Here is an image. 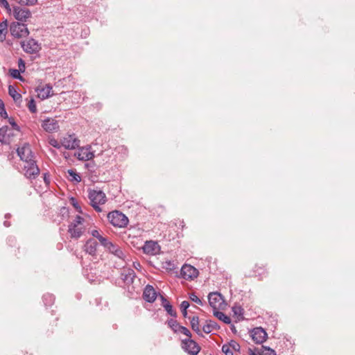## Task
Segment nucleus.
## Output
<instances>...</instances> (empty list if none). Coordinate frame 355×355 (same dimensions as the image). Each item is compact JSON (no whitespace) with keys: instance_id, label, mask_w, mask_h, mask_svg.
Listing matches in <instances>:
<instances>
[{"instance_id":"nucleus-6","label":"nucleus","mask_w":355,"mask_h":355,"mask_svg":"<svg viewBox=\"0 0 355 355\" xmlns=\"http://www.w3.org/2000/svg\"><path fill=\"white\" fill-rule=\"evenodd\" d=\"M181 347L189 355H197L200 351V347L191 338L182 340Z\"/></svg>"},{"instance_id":"nucleus-45","label":"nucleus","mask_w":355,"mask_h":355,"mask_svg":"<svg viewBox=\"0 0 355 355\" xmlns=\"http://www.w3.org/2000/svg\"><path fill=\"white\" fill-rule=\"evenodd\" d=\"M49 144L54 148L58 149L62 146L61 143L60 144L55 139L52 138L49 140Z\"/></svg>"},{"instance_id":"nucleus-8","label":"nucleus","mask_w":355,"mask_h":355,"mask_svg":"<svg viewBox=\"0 0 355 355\" xmlns=\"http://www.w3.org/2000/svg\"><path fill=\"white\" fill-rule=\"evenodd\" d=\"M12 14L14 17L19 21V22L21 23H24L27 19L31 17V12L29 9L19 6H13Z\"/></svg>"},{"instance_id":"nucleus-24","label":"nucleus","mask_w":355,"mask_h":355,"mask_svg":"<svg viewBox=\"0 0 355 355\" xmlns=\"http://www.w3.org/2000/svg\"><path fill=\"white\" fill-rule=\"evenodd\" d=\"M68 232L72 239H78L82 236L84 230L82 227H79L78 226L73 227H69Z\"/></svg>"},{"instance_id":"nucleus-39","label":"nucleus","mask_w":355,"mask_h":355,"mask_svg":"<svg viewBox=\"0 0 355 355\" xmlns=\"http://www.w3.org/2000/svg\"><path fill=\"white\" fill-rule=\"evenodd\" d=\"M232 311L235 315L243 316L244 313L243 309L240 306H234L232 307Z\"/></svg>"},{"instance_id":"nucleus-42","label":"nucleus","mask_w":355,"mask_h":355,"mask_svg":"<svg viewBox=\"0 0 355 355\" xmlns=\"http://www.w3.org/2000/svg\"><path fill=\"white\" fill-rule=\"evenodd\" d=\"M189 299L200 306L203 305L202 301L194 293L189 295Z\"/></svg>"},{"instance_id":"nucleus-31","label":"nucleus","mask_w":355,"mask_h":355,"mask_svg":"<svg viewBox=\"0 0 355 355\" xmlns=\"http://www.w3.org/2000/svg\"><path fill=\"white\" fill-rule=\"evenodd\" d=\"M67 173L71 177V181H75L76 182H80L81 181V178L80 175L77 173L74 170L69 169L67 171Z\"/></svg>"},{"instance_id":"nucleus-26","label":"nucleus","mask_w":355,"mask_h":355,"mask_svg":"<svg viewBox=\"0 0 355 355\" xmlns=\"http://www.w3.org/2000/svg\"><path fill=\"white\" fill-rule=\"evenodd\" d=\"M255 351L257 352L259 355H276V352L274 349L269 347L261 346L260 349L257 348Z\"/></svg>"},{"instance_id":"nucleus-40","label":"nucleus","mask_w":355,"mask_h":355,"mask_svg":"<svg viewBox=\"0 0 355 355\" xmlns=\"http://www.w3.org/2000/svg\"><path fill=\"white\" fill-rule=\"evenodd\" d=\"M0 116L6 119L8 118V114L5 109V105L1 99H0Z\"/></svg>"},{"instance_id":"nucleus-22","label":"nucleus","mask_w":355,"mask_h":355,"mask_svg":"<svg viewBox=\"0 0 355 355\" xmlns=\"http://www.w3.org/2000/svg\"><path fill=\"white\" fill-rule=\"evenodd\" d=\"M189 319L190 320V324L191 329L200 336L203 337V334L202 331L200 329L199 327V317L198 316H193L189 317Z\"/></svg>"},{"instance_id":"nucleus-9","label":"nucleus","mask_w":355,"mask_h":355,"mask_svg":"<svg viewBox=\"0 0 355 355\" xmlns=\"http://www.w3.org/2000/svg\"><path fill=\"white\" fill-rule=\"evenodd\" d=\"M61 145L65 149L74 150L79 147L80 140L76 137L74 134L68 135L61 139Z\"/></svg>"},{"instance_id":"nucleus-17","label":"nucleus","mask_w":355,"mask_h":355,"mask_svg":"<svg viewBox=\"0 0 355 355\" xmlns=\"http://www.w3.org/2000/svg\"><path fill=\"white\" fill-rule=\"evenodd\" d=\"M12 130L7 125L0 128V142L5 144H9L10 137L12 136Z\"/></svg>"},{"instance_id":"nucleus-27","label":"nucleus","mask_w":355,"mask_h":355,"mask_svg":"<svg viewBox=\"0 0 355 355\" xmlns=\"http://www.w3.org/2000/svg\"><path fill=\"white\" fill-rule=\"evenodd\" d=\"M8 31V22L5 20L0 23V42H3L6 37Z\"/></svg>"},{"instance_id":"nucleus-20","label":"nucleus","mask_w":355,"mask_h":355,"mask_svg":"<svg viewBox=\"0 0 355 355\" xmlns=\"http://www.w3.org/2000/svg\"><path fill=\"white\" fill-rule=\"evenodd\" d=\"M37 92L38 93V97L40 98L42 100L48 98L51 96V92L52 91V87L48 84L46 85L45 87H38L36 89Z\"/></svg>"},{"instance_id":"nucleus-32","label":"nucleus","mask_w":355,"mask_h":355,"mask_svg":"<svg viewBox=\"0 0 355 355\" xmlns=\"http://www.w3.org/2000/svg\"><path fill=\"white\" fill-rule=\"evenodd\" d=\"M190 304L188 301H183L180 304V309L182 313V315L184 318H187L188 313H187V309L189 307Z\"/></svg>"},{"instance_id":"nucleus-19","label":"nucleus","mask_w":355,"mask_h":355,"mask_svg":"<svg viewBox=\"0 0 355 355\" xmlns=\"http://www.w3.org/2000/svg\"><path fill=\"white\" fill-rule=\"evenodd\" d=\"M107 250L114 254L117 258L125 261V255L124 252H123L122 249L117 245L112 243L107 249Z\"/></svg>"},{"instance_id":"nucleus-11","label":"nucleus","mask_w":355,"mask_h":355,"mask_svg":"<svg viewBox=\"0 0 355 355\" xmlns=\"http://www.w3.org/2000/svg\"><path fill=\"white\" fill-rule=\"evenodd\" d=\"M198 275V270L191 265L185 264L181 268V275L186 280L193 279L197 277Z\"/></svg>"},{"instance_id":"nucleus-1","label":"nucleus","mask_w":355,"mask_h":355,"mask_svg":"<svg viewBox=\"0 0 355 355\" xmlns=\"http://www.w3.org/2000/svg\"><path fill=\"white\" fill-rule=\"evenodd\" d=\"M17 153L24 163L22 167L25 177L29 180L35 179L40 174V168L33 159L34 154L31 146L26 143L21 148H17Z\"/></svg>"},{"instance_id":"nucleus-12","label":"nucleus","mask_w":355,"mask_h":355,"mask_svg":"<svg viewBox=\"0 0 355 355\" xmlns=\"http://www.w3.org/2000/svg\"><path fill=\"white\" fill-rule=\"evenodd\" d=\"M143 252L146 254L155 255L160 250L158 243L153 241H147L142 246Z\"/></svg>"},{"instance_id":"nucleus-29","label":"nucleus","mask_w":355,"mask_h":355,"mask_svg":"<svg viewBox=\"0 0 355 355\" xmlns=\"http://www.w3.org/2000/svg\"><path fill=\"white\" fill-rule=\"evenodd\" d=\"M163 307L168 315L173 318H177V312L173 309L171 303H166V304H163Z\"/></svg>"},{"instance_id":"nucleus-35","label":"nucleus","mask_w":355,"mask_h":355,"mask_svg":"<svg viewBox=\"0 0 355 355\" xmlns=\"http://www.w3.org/2000/svg\"><path fill=\"white\" fill-rule=\"evenodd\" d=\"M84 221V218L81 217L80 216H76L73 222H72L69 227H78L80 225H82Z\"/></svg>"},{"instance_id":"nucleus-51","label":"nucleus","mask_w":355,"mask_h":355,"mask_svg":"<svg viewBox=\"0 0 355 355\" xmlns=\"http://www.w3.org/2000/svg\"><path fill=\"white\" fill-rule=\"evenodd\" d=\"M15 242H16V240L14 237H9L8 239V243H9L10 245H15Z\"/></svg>"},{"instance_id":"nucleus-34","label":"nucleus","mask_w":355,"mask_h":355,"mask_svg":"<svg viewBox=\"0 0 355 355\" xmlns=\"http://www.w3.org/2000/svg\"><path fill=\"white\" fill-rule=\"evenodd\" d=\"M21 6H34L37 3V0H15Z\"/></svg>"},{"instance_id":"nucleus-41","label":"nucleus","mask_w":355,"mask_h":355,"mask_svg":"<svg viewBox=\"0 0 355 355\" xmlns=\"http://www.w3.org/2000/svg\"><path fill=\"white\" fill-rule=\"evenodd\" d=\"M28 110L32 113H35L37 112V107L35 102L33 98H31L28 104Z\"/></svg>"},{"instance_id":"nucleus-28","label":"nucleus","mask_w":355,"mask_h":355,"mask_svg":"<svg viewBox=\"0 0 355 355\" xmlns=\"http://www.w3.org/2000/svg\"><path fill=\"white\" fill-rule=\"evenodd\" d=\"M166 323L175 334H178V330L181 325L176 320L171 318L168 320Z\"/></svg>"},{"instance_id":"nucleus-47","label":"nucleus","mask_w":355,"mask_h":355,"mask_svg":"<svg viewBox=\"0 0 355 355\" xmlns=\"http://www.w3.org/2000/svg\"><path fill=\"white\" fill-rule=\"evenodd\" d=\"M71 202L72 204V205L76 208V209L79 211L80 213H82V211H81V207L79 205L78 202H77V200H76V198H71Z\"/></svg>"},{"instance_id":"nucleus-53","label":"nucleus","mask_w":355,"mask_h":355,"mask_svg":"<svg viewBox=\"0 0 355 355\" xmlns=\"http://www.w3.org/2000/svg\"><path fill=\"white\" fill-rule=\"evenodd\" d=\"M133 266H134L135 268L137 270H139L141 268V266L139 262H134Z\"/></svg>"},{"instance_id":"nucleus-44","label":"nucleus","mask_w":355,"mask_h":355,"mask_svg":"<svg viewBox=\"0 0 355 355\" xmlns=\"http://www.w3.org/2000/svg\"><path fill=\"white\" fill-rule=\"evenodd\" d=\"M18 70L20 71L21 73H24L26 69V63L24 60L21 58H19L18 60Z\"/></svg>"},{"instance_id":"nucleus-5","label":"nucleus","mask_w":355,"mask_h":355,"mask_svg":"<svg viewBox=\"0 0 355 355\" xmlns=\"http://www.w3.org/2000/svg\"><path fill=\"white\" fill-rule=\"evenodd\" d=\"M208 301L214 311L223 309L226 306L223 296L218 292H211L208 295Z\"/></svg>"},{"instance_id":"nucleus-37","label":"nucleus","mask_w":355,"mask_h":355,"mask_svg":"<svg viewBox=\"0 0 355 355\" xmlns=\"http://www.w3.org/2000/svg\"><path fill=\"white\" fill-rule=\"evenodd\" d=\"M98 241L101 245H103L106 250L113 243L110 241L107 238L103 236L98 239Z\"/></svg>"},{"instance_id":"nucleus-46","label":"nucleus","mask_w":355,"mask_h":355,"mask_svg":"<svg viewBox=\"0 0 355 355\" xmlns=\"http://www.w3.org/2000/svg\"><path fill=\"white\" fill-rule=\"evenodd\" d=\"M8 119L9 123L11 125L12 128L17 131L20 130L19 126L17 124V123L15 121L14 119L10 117L9 118L8 116L7 118Z\"/></svg>"},{"instance_id":"nucleus-30","label":"nucleus","mask_w":355,"mask_h":355,"mask_svg":"<svg viewBox=\"0 0 355 355\" xmlns=\"http://www.w3.org/2000/svg\"><path fill=\"white\" fill-rule=\"evenodd\" d=\"M43 302L45 306H51L55 301V297L52 294L46 293L43 295Z\"/></svg>"},{"instance_id":"nucleus-3","label":"nucleus","mask_w":355,"mask_h":355,"mask_svg":"<svg viewBox=\"0 0 355 355\" xmlns=\"http://www.w3.org/2000/svg\"><path fill=\"white\" fill-rule=\"evenodd\" d=\"M108 220L117 227H125L128 223V217L119 211H113L107 214Z\"/></svg>"},{"instance_id":"nucleus-14","label":"nucleus","mask_w":355,"mask_h":355,"mask_svg":"<svg viewBox=\"0 0 355 355\" xmlns=\"http://www.w3.org/2000/svg\"><path fill=\"white\" fill-rule=\"evenodd\" d=\"M157 297V293L153 286L148 284L146 286L143 292L144 300L149 303H153L155 301Z\"/></svg>"},{"instance_id":"nucleus-49","label":"nucleus","mask_w":355,"mask_h":355,"mask_svg":"<svg viewBox=\"0 0 355 355\" xmlns=\"http://www.w3.org/2000/svg\"><path fill=\"white\" fill-rule=\"evenodd\" d=\"M165 264H166L165 268L168 270H171L174 266V264L170 261H166Z\"/></svg>"},{"instance_id":"nucleus-10","label":"nucleus","mask_w":355,"mask_h":355,"mask_svg":"<svg viewBox=\"0 0 355 355\" xmlns=\"http://www.w3.org/2000/svg\"><path fill=\"white\" fill-rule=\"evenodd\" d=\"M251 337L257 344L263 343L268 338V334L264 329L261 327L254 328L251 331Z\"/></svg>"},{"instance_id":"nucleus-18","label":"nucleus","mask_w":355,"mask_h":355,"mask_svg":"<svg viewBox=\"0 0 355 355\" xmlns=\"http://www.w3.org/2000/svg\"><path fill=\"white\" fill-rule=\"evenodd\" d=\"M97 246V242L93 239H89L86 241V243L84 245V250L89 254L95 256L96 254Z\"/></svg>"},{"instance_id":"nucleus-2","label":"nucleus","mask_w":355,"mask_h":355,"mask_svg":"<svg viewBox=\"0 0 355 355\" xmlns=\"http://www.w3.org/2000/svg\"><path fill=\"white\" fill-rule=\"evenodd\" d=\"M88 198L90 200V205L97 212H101L102 209L100 205H103L106 202V196L105 193L101 190H90L89 191Z\"/></svg>"},{"instance_id":"nucleus-21","label":"nucleus","mask_w":355,"mask_h":355,"mask_svg":"<svg viewBox=\"0 0 355 355\" xmlns=\"http://www.w3.org/2000/svg\"><path fill=\"white\" fill-rule=\"evenodd\" d=\"M220 327L216 322L211 320H207L206 324L202 326V331L205 334H210L213 330L219 329Z\"/></svg>"},{"instance_id":"nucleus-4","label":"nucleus","mask_w":355,"mask_h":355,"mask_svg":"<svg viewBox=\"0 0 355 355\" xmlns=\"http://www.w3.org/2000/svg\"><path fill=\"white\" fill-rule=\"evenodd\" d=\"M9 31L11 35L16 38L25 37L29 34L26 24L19 21L12 22L10 24Z\"/></svg>"},{"instance_id":"nucleus-50","label":"nucleus","mask_w":355,"mask_h":355,"mask_svg":"<svg viewBox=\"0 0 355 355\" xmlns=\"http://www.w3.org/2000/svg\"><path fill=\"white\" fill-rule=\"evenodd\" d=\"M44 180L46 184H49L50 183V178L48 173H44Z\"/></svg>"},{"instance_id":"nucleus-55","label":"nucleus","mask_w":355,"mask_h":355,"mask_svg":"<svg viewBox=\"0 0 355 355\" xmlns=\"http://www.w3.org/2000/svg\"><path fill=\"white\" fill-rule=\"evenodd\" d=\"M249 355H259V354H257V352L256 353L251 349H249Z\"/></svg>"},{"instance_id":"nucleus-36","label":"nucleus","mask_w":355,"mask_h":355,"mask_svg":"<svg viewBox=\"0 0 355 355\" xmlns=\"http://www.w3.org/2000/svg\"><path fill=\"white\" fill-rule=\"evenodd\" d=\"M178 334H182L187 336V338H190L192 336V334H191V331L189 330V329L184 326H182V325L180 327L179 329L178 330Z\"/></svg>"},{"instance_id":"nucleus-13","label":"nucleus","mask_w":355,"mask_h":355,"mask_svg":"<svg viewBox=\"0 0 355 355\" xmlns=\"http://www.w3.org/2000/svg\"><path fill=\"white\" fill-rule=\"evenodd\" d=\"M136 274L131 268H123L121 272V278L124 284L127 286H130L133 283Z\"/></svg>"},{"instance_id":"nucleus-16","label":"nucleus","mask_w":355,"mask_h":355,"mask_svg":"<svg viewBox=\"0 0 355 355\" xmlns=\"http://www.w3.org/2000/svg\"><path fill=\"white\" fill-rule=\"evenodd\" d=\"M43 129L49 132L57 131L59 129V125L57 120L53 118H46L42 123Z\"/></svg>"},{"instance_id":"nucleus-23","label":"nucleus","mask_w":355,"mask_h":355,"mask_svg":"<svg viewBox=\"0 0 355 355\" xmlns=\"http://www.w3.org/2000/svg\"><path fill=\"white\" fill-rule=\"evenodd\" d=\"M8 94L13 98L15 102L21 101V95L17 92V89L13 85L8 86Z\"/></svg>"},{"instance_id":"nucleus-52","label":"nucleus","mask_w":355,"mask_h":355,"mask_svg":"<svg viewBox=\"0 0 355 355\" xmlns=\"http://www.w3.org/2000/svg\"><path fill=\"white\" fill-rule=\"evenodd\" d=\"M161 301H162V306H163V304H166V303H170L162 295H159Z\"/></svg>"},{"instance_id":"nucleus-54","label":"nucleus","mask_w":355,"mask_h":355,"mask_svg":"<svg viewBox=\"0 0 355 355\" xmlns=\"http://www.w3.org/2000/svg\"><path fill=\"white\" fill-rule=\"evenodd\" d=\"M230 343H231V347H232L234 349H236V347H239V345L238 343H236L235 341L232 340V342Z\"/></svg>"},{"instance_id":"nucleus-25","label":"nucleus","mask_w":355,"mask_h":355,"mask_svg":"<svg viewBox=\"0 0 355 355\" xmlns=\"http://www.w3.org/2000/svg\"><path fill=\"white\" fill-rule=\"evenodd\" d=\"M213 314L215 317H216L218 320L223 321L225 324H229L231 323V318L224 313L217 310L214 311Z\"/></svg>"},{"instance_id":"nucleus-33","label":"nucleus","mask_w":355,"mask_h":355,"mask_svg":"<svg viewBox=\"0 0 355 355\" xmlns=\"http://www.w3.org/2000/svg\"><path fill=\"white\" fill-rule=\"evenodd\" d=\"M21 72L20 71H19L18 69H10V76L15 78V79H18L19 80H21L23 81L24 79V78L21 76Z\"/></svg>"},{"instance_id":"nucleus-15","label":"nucleus","mask_w":355,"mask_h":355,"mask_svg":"<svg viewBox=\"0 0 355 355\" xmlns=\"http://www.w3.org/2000/svg\"><path fill=\"white\" fill-rule=\"evenodd\" d=\"M94 157V153L91 150V146H87L79 148L77 153V158L82 161L91 160Z\"/></svg>"},{"instance_id":"nucleus-57","label":"nucleus","mask_w":355,"mask_h":355,"mask_svg":"<svg viewBox=\"0 0 355 355\" xmlns=\"http://www.w3.org/2000/svg\"><path fill=\"white\" fill-rule=\"evenodd\" d=\"M231 330H232V332H234V333H235V332L236 331V327H235V326H234V324H232V325H231Z\"/></svg>"},{"instance_id":"nucleus-7","label":"nucleus","mask_w":355,"mask_h":355,"mask_svg":"<svg viewBox=\"0 0 355 355\" xmlns=\"http://www.w3.org/2000/svg\"><path fill=\"white\" fill-rule=\"evenodd\" d=\"M21 46L26 53L30 54L36 53L41 49L40 44L33 38H30L26 42H21Z\"/></svg>"},{"instance_id":"nucleus-43","label":"nucleus","mask_w":355,"mask_h":355,"mask_svg":"<svg viewBox=\"0 0 355 355\" xmlns=\"http://www.w3.org/2000/svg\"><path fill=\"white\" fill-rule=\"evenodd\" d=\"M0 6L3 7L7 12H11L12 9L7 0H0Z\"/></svg>"},{"instance_id":"nucleus-38","label":"nucleus","mask_w":355,"mask_h":355,"mask_svg":"<svg viewBox=\"0 0 355 355\" xmlns=\"http://www.w3.org/2000/svg\"><path fill=\"white\" fill-rule=\"evenodd\" d=\"M222 352L225 354V355H233V352L232 350L231 349V343H229V344H224L223 346H222Z\"/></svg>"},{"instance_id":"nucleus-48","label":"nucleus","mask_w":355,"mask_h":355,"mask_svg":"<svg viewBox=\"0 0 355 355\" xmlns=\"http://www.w3.org/2000/svg\"><path fill=\"white\" fill-rule=\"evenodd\" d=\"M91 234L92 235L93 237L96 238L98 240L102 236V235L96 230H93L91 232Z\"/></svg>"},{"instance_id":"nucleus-56","label":"nucleus","mask_w":355,"mask_h":355,"mask_svg":"<svg viewBox=\"0 0 355 355\" xmlns=\"http://www.w3.org/2000/svg\"><path fill=\"white\" fill-rule=\"evenodd\" d=\"M3 225L5 227H8L10 226V223L6 220V221H4Z\"/></svg>"},{"instance_id":"nucleus-58","label":"nucleus","mask_w":355,"mask_h":355,"mask_svg":"<svg viewBox=\"0 0 355 355\" xmlns=\"http://www.w3.org/2000/svg\"><path fill=\"white\" fill-rule=\"evenodd\" d=\"M10 214H6L5 215V218H10Z\"/></svg>"}]
</instances>
